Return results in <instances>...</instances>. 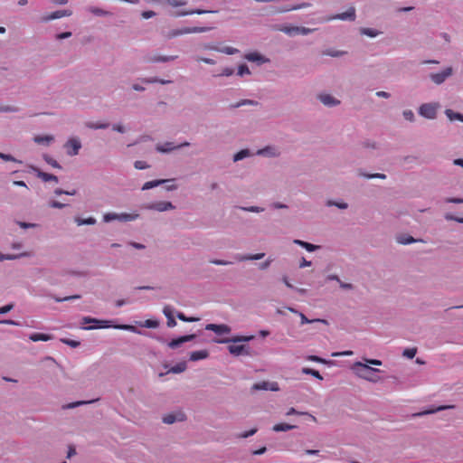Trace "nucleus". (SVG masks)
<instances>
[{"label":"nucleus","mask_w":463,"mask_h":463,"mask_svg":"<svg viewBox=\"0 0 463 463\" xmlns=\"http://www.w3.org/2000/svg\"><path fill=\"white\" fill-rule=\"evenodd\" d=\"M71 14H72V12L71 10H58V11L52 12L47 15H44L42 18V21L44 23H47L52 20L60 19L62 17H69Z\"/></svg>","instance_id":"nucleus-17"},{"label":"nucleus","mask_w":463,"mask_h":463,"mask_svg":"<svg viewBox=\"0 0 463 463\" xmlns=\"http://www.w3.org/2000/svg\"><path fill=\"white\" fill-rule=\"evenodd\" d=\"M185 420V414L183 411H176L165 414L162 420L165 424H173L175 422H181Z\"/></svg>","instance_id":"nucleus-16"},{"label":"nucleus","mask_w":463,"mask_h":463,"mask_svg":"<svg viewBox=\"0 0 463 463\" xmlns=\"http://www.w3.org/2000/svg\"><path fill=\"white\" fill-rule=\"evenodd\" d=\"M402 117L409 122L415 121V115L411 109H404L402 111Z\"/></svg>","instance_id":"nucleus-55"},{"label":"nucleus","mask_w":463,"mask_h":463,"mask_svg":"<svg viewBox=\"0 0 463 463\" xmlns=\"http://www.w3.org/2000/svg\"><path fill=\"white\" fill-rule=\"evenodd\" d=\"M212 30V27H205V26H194V27H183L179 29H173L170 30L167 33L168 38H175L180 35L184 34H189V33H206Z\"/></svg>","instance_id":"nucleus-5"},{"label":"nucleus","mask_w":463,"mask_h":463,"mask_svg":"<svg viewBox=\"0 0 463 463\" xmlns=\"http://www.w3.org/2000/svg\"><path fill=\"white\" fill-rule=\"evenodd\" d=\"M209 356V353L207 350H199L194 351L190 353V360L193 362H196L199 360L206 359Z\"/></svg>","instance_id":"nucleus-28"},{"label":"nucleus","mask_w":463,"mask_h":463,"mask_svg":"<svg viewBox=\"0 0 463 463\" xmlns=\"http://www.w3.org/2000/svg\"><path fill=\"white\" fill-rule=\"evenodd\" d=\"M279 31L284 33L285 34L288 36H295L298 34V26H281L278 28Z\"/></svg>","instance_id":"nucleus-35"},{"label":"nucleus","mask_w":463,"mask_h":463,"mask_svg":"<svg viewBox=\"0 0 463 463\" xmlns=\"http://www.w3.org/2000/svg\"><path fill=\"white\" fill-rule=\"evenodd\" d=\"M88 11L96 16H109L111 14L110 12L95 6L89 7Z\"/></svg>","instance_id":"nucleus-41"},{"label":"nucleus","mask_w":463,"mask_h":463,"mask_svg":"<svg viewBox=\"0 0 463 463\" xmlns=\"http://www.w3.org/2000/svg\"><path fill=\"white\" fill-rule=\"evenodd\" d=\"M61 341L63 344H65L72 348H76V347L80 346V343L79 341L71 340V339H67V338H62V339H61Z\"/></svg>","instance_id":"nucleus-60"},{"label":"nucleus","mask_w":463,"mask_h":463,"mask_svg":"<svg viewBox=\"0 0 463 463\" xmlns=\"http://www.w3.org/2000/svg\"><path fill=\"white\" fill-rule=\"evenodd\" d=\"M137 324L146 328H156L159 326L158 321L154 319H146L143 322H137Z\"/></svg>","instance_id":"nucleus-42"},{"label":"nucleus","mask_w":463,"mask_h":463,"mask_svg":"<svg viewBox=\"0 0 463 463\" xmlns=\"http://www.w3.org/2000/svg\"><path fill=\"white\" fill-rule=\"evenodd\" d=\"M317 99L326 107L333 108L340 105L341 101L329 93H320L317 95Z\"/></svg>","instance_id":"nucleus-11"},{"label":"nucleus","mask_w":463,"mask_h":463,"mask_svg":"<svg viewBox=\"0 0 463 463\" xmlns=\"http://www.w3.org/2000/svg\"><path fill=\"white\" fill-rule=\"evenodd\" d=\"M208 48L211 50H214V51L225 53L227 55H233V54H236L239 52L238 49L232 47V46H225L222 48H213V47H208Z\"/></svg>","instance_id":"nucleus-36"},{"label":"nucleus","mask_w":463,"mask_h":463,"mask_svg":"<svg viewBox=\"0 0 463 463\" xmlns=\"http://www.w3.org/2000/svg\"><path fill=\"white\" fill-rule=\"evenodd\" d=\"M351 371L359 378L370 383H378L381 377L377 374L381 371L377 368L369 366L363 362H354L351 366Z\"/></svg>","instance_id":"nucleus-2"},{"label":"nucleus","mask_w":463,"mask_h":463,"mask_svg":"<svg viewBox=\"0 0 463 463\" xmlns=\"http://www.w3.org/2000/svg\"><path fill=\"white\" fill-rule=\"evenodd\" d=\"M43 160H44L48 165H52V167H54V168H58V169H61V165H60V164H59L55 159H53L52 156H50L49 155L44 154V155L43 156Z\"/></svg>","instance_id":"nucleus-49"},{"label":"nucleus","mask_w":463,"mask_h":463,"mask_svg":"<svg viewBox=\"0 0 463 463\" xmlns=\"http://www.w3.org/2000/svg\"><path fill=\"white\" fill-rule=\"evenodd\" d=\"M326 205L327 206H335L337 207L338 209H341V210H345L348 207V204L345 202H335V201H333V200H328L326 202Z\"/></svg>","instance_id":"nucleus-52"},{"label":"nucleus","mask_w":463,"mask_h":463,"mask_svg":"<svg viewBox=\"0 0 463 463\" xmlns=\"http://www.w3.org/2000/svg\"><path fill=\"white\" fill-rule=\"evenodd\" d=\"M54 136L52 135H37L33 137V141L36 144L49 146L54 141Z\"/></svg>","instance_id":"nucleus-22"},{"label":"nucleus","mask_w":463,"mask_h":463,"mask_svg":"<svg viewBox=\"0 0 463 463\" xmlns=\"http://www.w3.org/2000/svg\"><path fill=\"white\" fill-rule=\"evenodd\" d=\"M417 349L416 348H406L404 349L402 354L408 359H412L416 355Z\"/></svg>","instance_id":"nucleus-57"},{"label":"nucleus","mask_w":463,"mask_h":463,"mask_svg":"<svg viewBox=\"0 0 463 463\" xmlns=\"http://www.w3.org/2000/svg\"><path fill=\"white\" fill-rule=\"evenodd\" d=\"M301 372L303 373H305V374L312 375V376H314L315 378H317L318 380H323L322 375L317 370H314V369H311V368H307V367H304V368H302Z\"/></svg>","instance_id":"nucleus-48"},{"label":"nucleus","mask_w":463,"mask_h":463,"mask_svg":"<svg viewBox=\"0 0 463 463\" xmlns=\"http://www.w3.org/2000/svg\"><path fill=\"white\" fill-rule=\"evenodd\" d=\"M176 317L182 320V321H184V322H195V321H198L199 318L198 317H187L184 313L182 312H178L176 314Z\"/></svg>","instance_id":"nucleus-59"},{"label":"nucleus","mask_w":463,"mask_h":463,"mask_svg":"<svg viewBox=\"0 0 463 463\" xmlns=\"http://www.w3.org/2000/svg\"><path fill=\"white\" fill-rule=\"evenodd\" d=\"M359 31L362 35H365L370 38H375V37L379 36L380 34H382L381 31L374 29V28H369V27H362V28H360Z\"/></svg>","instance_id":"nucleus-29"},{"label":"nucleus","mask_w":463,"mask_h":463,"mask_svg":"<svg viewBox=\"0 0 463 463\" xmlns=\"http://www.w3.org/2000/svg\"><path fill=\"white\" fill-rule=\"evenodd\" d=\"M234 73V70L231 67H225L222 70L218 76L220 77H230Z\"/></svg>","instance_id":"nucleus-62"},{"label":"nucleus","mask_w":463,"mask_h":463,"mask_svg":"<svg viewBox=\"0 0 463 463\" xmlns=\"http://www.w3.org/2000/svg\"><path fill=\"white\" fill-rule=\"evenodd\" d=\"M445 115L450 121H460L463 122V114L455 112L450 109L445 110Z\"/></svg>","instance_id":"nucleus-32"},{"label":"nucleus","mask_w":463,"mask_h":463,"mask_svg":"<svg viewBox=\"0 0 463 463\" xmlns=\"http://www.w3.org/2000/svg\"><path fill=\"white\" fill-rule=\"evenodd\" d=\"M29 256V253L23 252L20 254H4L0 251V262L5 260H14L22 257H27Z\"/></svg>","instance_id":"nucleus-33"},{"label":"nucleus","mask_w":463,"mask_h":463,"mask_svg":"<svg viewBox=\"0 0 463 463\" xmlns=\"http://www.w3.org/2000/svg\"><path fill=\"white\" fill-rule=\"evenodd\" d=\"M163 2L172 7H179L187 4L186 0H164Z\"/></svg>","instance_id":"nucleus-51"},{"label":"nucleus","mask_w":463,"mask_h":463,"mask_svg":"<svg viewBox=\"0 0 463 463\" xmlns=\"http://www.w3.org/2000/svg\"><path fill=\"white\" fill-rule=\"evenodd\" d=\"M257 102L252 100V99H241V101H239L238 103H236L235 105H233L232 107L233 108H240L241 106H253V105H256Z\"/></svg>","instance_id":"nucleus-58"},{"label":"nucleus","mask_w":463,"mask_h":463,"mask_svg":"<svg viewBox=\"0 0 463 463\" xmlns=\"http://www.w3.org/2000/svg\"><path fill=\"white\" fill-rule=\"evenodd\" d=\"M190 143L185 141L180 145H175L174 142H165V143H158L156 145V150L161 154H168L171 153L176 149L189 146Z\"/></svg>","instance_id":"nucleus-10"},{"label":"nucleus","mask_w":463,"mask_h":463,"mask_svg":"<svg viewBox=\"0 0 463 463\" xmlns=\"http://www.w3.org/2000/svg\"><path fill=\"white\" fill-rule=\"evenodd\" d=\"M280 150L276 146H267L261 149H259L256 153L258 156H265V157H278L280 156Z\"/></svg>","instance_id":"nucleus-15"},{"label":"nucleus","mask_w":463,"mask_h":463,"mask_svg":"<svg viewBox=\"0 0 463 463\" xmlns=\"http://www.w3.org/2000/svg\"><path fill=\"white\" fill-rule=\"evenodd\" d=\"M81 142L78 137H70L63 145L66 154L69 156H75L81 148Z\"/></svg>","instance_id":"nucleus-7"},{"label":"nucleus","mask_w":463,"mask_h":463,"mask_svg":"<svg viewBox=\"0 0 463 463\" xmlns=\"http://www.w3.org/2000/svg\"><path fill=\"white\" fill-rule=\"evenodd\" d=\"M74 222L78 226L81 225H94L97 222V220L94 217H89L86 219L76 217Z\"/></svg>","instance_id":"nucleus-38"},{"label":"nucleus","mask_w":463,"mask_h":463,"mask_svg":"<svg viewBox=\"0 0 463 463\" xmlns=\"http://www.w3.org/2000/svg\"><path fill=\"white\" fill-rule=\"evenodd\" d=\"M170 180H167V179H157V180L148 181V182H146L143 184L141 190L142 191H146V190L157 187L158 185L163 184L165 183H167Z\"/></svg>","instance_id":"nucleus-27"},{"label":"nucleus","mask_w":463,"mask_h":463,"mask_svg":"<svg viewBox=\"0 0 463 463\" xmlns=\"http://www.w3.org/2000/svg\"><path fill=\"white\" fill-rule=\"evenodd\" d=\"M251 156H252L251 152L246 148V149H242V150L239 151L238 153L234 154L232 160H233V162H239V161L243 160Z\"/></svg>","instance_id":"nucleus-34"},{"label":"nucleus","mask_w":463,"mask_h":463,"mask_svg":"<svg viewBox=\"0 0 463 463\" xmlns=\"http://www.w3.org/2000/svg\"><path fill=\"white\" fill-rule=\"evenodd\" d=\"M453 408H454V405H442V406H439V407H436V408L426 410V411H420V412L414 413L413 417H420V416H424V415H428V414H433V413H436L438 411H441L449 410V409H453Z\"/></svg>","instance_id":"nucleus-23"},{"label":"nucleus","mask_w":463,"mask_h":463,"mask_svg":"<svg viewBox=\"0 0 463 463\" xmlns=\"http://www.w3.org/2000/svg\"><path fill=\"white\" fill-rule=\"evenodd\" d=\"M316 29L314 28H307V27H304V26H298V34H301V35H307V34H310L312 33Z\"/></svg>","instance_id":"nucleus-63"},{"label":"nucleus","mask_w":463,"mask_h":463,"mask_svg":"<svg viewBox=\"0 0 463 463\" xmlns=\"http://www.w3.org/2000/svg\"><path fill=\"white\" fill-rule=\"evenodd\" d=\"M134 166L136 169L143 170L149 167V165L145 162L141 160H137L134 163Z\"/></svg>","instance_id":"nucleus-64"},{"label":"nucleus","mask_w":463,"mask_h":463,"mask_svg":"<svg viewBox=\"0 0 463 463\" xmlns=\"http://www.w3.org/2000/svg\"><path fill=\"white\" fill-rule=\"evenodd\" d=\"M142 208L146 210L162 213L174 210L175 206L171 202L160 201L143 204Z\"/></svg>","instance_id":"nucleus-9"},{"label":"nucleus","mask_w":463,"mask_h":463,"mask_svg":"<svg viewBox=\"0 0 463 463\" xmlns=\"http://www.w3.org/2000/svg\"><path fill=\"white\" fill-rule=\"evenodd\" d=\"M195 337H196L195 334L183 335L178 338L171 340L168 343V346L172 349H175V348L179 347L181 345H183L184 343H186V342L195 339Z\"/></svg>","instance_id":"nucleus-18"},{"label":"nucleus","mask_w":463,"mask_h":463,"mask_svg":"<svg viewBox=\"0 0 463 463\" xmlns=\"http://www.w3.org/2000/svg\"><path fill=\"white\" fill-rule=\"evenodd\" d=\"M250 71L246 64H241L238 67L237 75L240 77H243L245 75H250Z\"/></svg>","instance_id":"nucleus-53"},{"label":"nucleus","mask_w":463,"mask_h":463,"mask_svg":"<svg viewBox=\"0 0 463 463\" xmlns=\"http://www.w3.org/2000/svg\"><path fill=\"white\" fill-rule=\"evenodd\" d=\"M356 19V11L354 6H350L346 11L330 15L324 19L325 22H330L334 20L350 21L354 22Z\"/></svg>","instance_id":"nucleus-8"},{"label":"nucleus","mask_w":463,"mask_h":463,"mask_svg":"<svg viewBox=\"0 0 463 463\" xmlns=\"http://www.w3.org/2000/svg\"><path fill=\"white\" fill-rule=\"evenodd\" d=\"M347 52L342 50H326L324 54L330 57H342L345 55Z\"/></svg>","instance_id":"nucleus-50"},{"label":"nucleus","mask_w":463,"mask_h":463,"mask_svg":"<svg viewBox=\"0 0 463 463\" xmlns=\"http://www.w3.org/2000/svg\"><path fill=\"white\" fill-rule=\"evenodd\" d=\"M240 209L244 212L256 213H262L264 211V208L260 207V206H241V207H240Z\"/></svg>","instance_id":"nucleus-54"},{"label":"nucleus","mask_w":463,"mask_h":463,"mask_svg":"<svg viewBox=\"0 0 463 463\" xmlns=\"http://www.w3.org/2000/svg\"><path fill=\"white\" fill-rule=\"evenodd\" d=\"M0 158L3 159L4 161L17 162V163H20V164L22 163L21 161H19L15 157H14L12 155L4 154V153H1V152H0Z\"/></svg>","instance_id":"nucleus-61"},{"label":"nucleus","mask_w":463,"mask_h":463,"mask_svg":"<svg viewBox=\"0 0 463 463\" xmlns=\"http://www.w3.org/2000/svg\"><path fill=\"white\" fill-rule=\"evenodd\" d=\"M205 329L213 331L218 335H229L232 332V328L226 324H207Z\"/></svg>","instance_id":"nucleus-12"},{"label":"nucleus","mask_w":463,"mask_h":463,"mask_svg":"<svg viewBox=\"0 0 463 463\" xmlns=\"http://www.w3.org/2000/svg\"><path fill=\"white\" fill-rule=\"evenodd\" d=\"M32 169L35 173L36 176L43 180V182L53 181L55 183H58V177L56 175L43 172L37 167H32Z\"/></svg>","instance_id":"nucleus-20"},{"label":"nucleus","mask_w":463,"mask_h":463,"mask_svg":"<svg viewBox=\"0 0 463 463\" xmlns=\"http://www.w3.org/2000/svg\"><path fill=\"white\" fill-rule=\"evenodd\" d=\"M454 73V70L452 67L449 66L444 68L439 72L430 73V79L436 85H441L444 83L449 77H451Z\"/></svg>","instance_id":"nucleus-6"},{"label":"nucleus","mask_w":463,"mask_h":463,"mask_svg":"<svg viewBox=\"0 0 463 463\" xmlns=\"http://www.w3.org/2000/svg\"><path fill=\"white\" fill-rule=\"evenodd\" d=\"M265 256V253H256V254H246V255H241L237 254L235 256V259L239 261H246V260H259L263 259Z\"/></svg>","instance_id":"nucleus-25"},{"label":"nucleus","mask_w":463,"mask_h":463,"mask_svg":"<svg viewBox=\"0 0 463 463\" xmlns=\"http://www.w3.org/2000/svg\"><path fill=\"white\" fill-rule=\"evenodd\" d=\"M298 316L301 319V324L304 325V324H311V323H323L325 325H327V321L325 320V319H321V318H317V319H308L303 313H298Z\"/></svg>","instance_id":"nucleus-40"},{"label":"nucleus","mask_w":463,"mask_h":463,"mask_svg":"<svg viewBox=\"0 0 463 463\" xmlns=\"http://www.w3.org/2000/svg\"><path fill=\"white\" fill-rule=\"evenodd\" d=\"M254 339V335H236L231 338H219L214 339V343L216 344H228L231 343L228 346V351L231 354L234 356L240 355H249L250 354V347L244 345H237L242 342H250Z\"/></svg>","instance_id":"nucleus-1"},{"label":"nucleus","mask_w":463,"mask_h":463,"mask_svg":"<svg viewBox=\"0 0 463 463\" xmlns=\"http://www.w3.org/2000/svg\"><path fill=\"white\" fill-rule=\"evenodd\" d=\"M113 327L116 329L129 331L135 334H142L141 331H139L135 326L131 325H115Z\"/></svg>","instance_id":"nucleus-45"},{"label":"nucleus","mask_w":463,"mask_h":463,"mask_svg":"<svg viewBox=\"0 0 463 463\" xmlns=\"http://www.w3.org/2000/svg\"><path fill=\"white\" fill-rule=\"evenodd\" d=\"M307 415L308 416L309 418H311V420L313 421H317V419L316 417H314L313 415L309 414L308 412H302V411H298L295 408H290L288 410V411L286 412V415L287 416H290V415Z\"/></svg>","instance_id":"nucleus-47"},{"label":"nucleus","mask_w":463,"mask_h":463,"mask_svg":"<svg viewBox=\"0 0 463 463\" xmlns=\"http://www.w3.org/2000/svg\"><path fill=\"white\" fill-rule=\"evenodd\" d=\"M187 368V364H186V362H180V363H177L176 364H175L174 366H172L169 370H168V373H181L183 372H184Z\"/></svg>","instance_id":"nucleus-37"},{"label":"nucleus","mask_w":463,"mask_h":463,"mask_svg":"<svg viewBox=\"0 0 463 463\" xmlns=\"http://www.w3.org/2000/svg\"><path fill=\"white\" fill-rule=\"evenodd\" d=\"M245 59L251 62H257L258 64H263L269 62V59L261 55L257 52H249L245 55Z\"/></svg>","instance_id":"nucleus-19"},{"label":"nucleus","mask_w":463,"mask_h":463,"mask_svg":"<svg viewBox=\"0 0 463 463\" xmlns=\"http://www.w3.org/2000/svg\"><path fill=\"white\" fill-rule=\"evenodd\" d=\"M297 428L296 425H291V424H288V423H279V424H275L272 428V430L276 432H279V431H288V430H293Z\"/></svg>","instance_id":"nucleus-39"},{"label":"nucleus","mask_w":463,"mask_h":463,"mask_svg":"<svg viewBox=\"0 0 463 463\" xmlns=\"http://www.w3.org/2000/svg\"><path fill=\"white\" fill-rule=\"evenodd\" d=\"M174 307L171 306H165L163 308V313L167 318V326L175 327L176 326V321L174 318Z\"/></svg>","instance_id":"nucleus-21"},{"label":"nucleus","mask_w":463,"mask_h":463,"mask_svg":"<svg viewBox=\"0 0 463 463\" xmlns=\"http://www.w3.org/2000/svg\"><path fill=\"white\" fill-rule=\"evenodd\" d=\"M139 218V214L137 213H107L103 215L104 222H110L113 221H118L122 222H133Z\"/></svg>","instance_id":"nucleus-3"},{"label":"nucleus","mask_w":463,"mask_h":463,"mask_svg":"<svg viewBox=\"0 0 463 463\" xmlns=\"http://www.w3.org/2000/svg\"><path fill=\"white\" fill-rule=\"evenodd\" d=\"M415 241L416 240L410 235H400L397 237V242L402 245H408Z\"/></svg>","instance_id":"nucleus-46"},{"label":"nucleus","mask_w":463,"mask_h":463,"mask_svg":"<svg viewBox=\"0 0 463 463\" xmlns=\"http://www.w3.org/2000/svg\"><path fill=\"white\" fill-rule=\"evenodd\" d=\"M252 390L278 392V391H279V387L278 383H276V382L262 381V382L254 383L252 385Z\"/></svg>","instance_id":"nucleus-13"},{"label":"nucleus","mask_w":463,"mask_h":463,"mask_svg":"<svg viewBox=\"0 0 463 463\" xmlns=\"http://www.w3.org/2000/svg\"><path fill=\"white\" fill-rule=\"evenodd\" d=\"M110 321L108 320H99L95 322L93 326H82L80 328L83 330H92L96 328H109L111 326L109 325Z\"/></svg>","instance_id":"nucleus-26"},{"label":"nucleus","mask_w":463,"mask_h":463,"mask_svg":"<svg viewBox=\"0 0 463 463\" xmlns=\"http://www.w3.org/2000/svg\"><path fill=\"white\" fill-rule=\"evenodd\" d=\"M440 105L438 102H428L421 104L418 109L420 116L427 119H435Z\"/></svg>","instance_id":"nucleus-4"},{"label":"nucleus","mask_w":463,"mask_h":463,"mask_svg":"<svg viewBox=\"0 0 463 463\" xmlns=\"http://www.w3.org/2000/svg\"><path fill=\"white\" fill-rule=\"evenodd\" d=\"M310 6H311L310 3L303 2V3L298 4V5H285V6H281V7H277L274 9L273 13L274 14H282V13H287V12H290V11H296V10L308 8Z\"/></svg>","instance_id":"nucleus-14"},{"label":"nucleus","mask_w":463,"mask_h":463,"mask_svg":"<svg viewBox=\"0 0 463 463\" xmlns=\"http://www.w3.org/2000/svg\"><path fill=\"white\" fill-rule=\"evenodd\" d=\"M93 402L94 401H78V402H74L64 404V405H62L61 408H62V410L74 409L76 407H79V406H81V405H85V404H89V403H91Z\"/></svg>","instance_id":"nucleus-44"},{"label":"nucleus","mask_w":463,"mask_h":463,"mask_svg":"<svg viewBox=\"0 0 463 463\" xmlns=\"http://www.w3.org/2000/svg\"><path fill=\"white\" fill-rule=\"evenodd\" d=\"M216 12L217 11L194 9V10H190V11H181V12L176 13L175 15L178 17V16H185V15L194 14H203L216 13Z\"/></svg>","instance_id":"nucleus-30"},{"label":"nucleus","mask_w":463,"mask_h":463,"mask_svg":"<svg viewBox=\"0 0 463 463\" xmlns=\"http://www.w3.org/2000/svg\"><path fill=\"white\" fill-rule=\"evenodd\" d=\"M293 243L296 244V245H298V246H300L302 248H304L308 252L316 251V250H319L321 248V246H319V245H315V244L304 241L299 240V239L293 240Z\"/></svg>","instance_id":"nucleus-24"},{"label":"nucleus","mask_w":463,"mask_h":463,"mask_svg":"<svg viewBox=\"0 0 463 463\" xmlns=\"http://www.w3.org/2000/svg\"><path fill=\"white\" fill-rule=\"evenodd\" d=\"M87 127L91 129H105L109 127L108 123H88Z\"/></svg>","instance_id":"nucleus-56"},{"label":"nucleus","mask_w":463,"mask_h":463,"mask_svg":"<svg viewBox=\"0 0 463 463\" xmlns=\"http://www.w3.org/2000/svg\"><path fill=\"white\" fill-rule=\"evenodd\" d=\"M29 339L33 342L49 341L52 339V335L43 333H33L29 335Z\"/></svg>","instance_id":"nucleus-31"},{"label":"nucleus","mask_w":463,"mask_h":463,"mask_svg":"<svg viewBox=\"0 0 463 463\" xmlns=\"http://www.w3.org/2000/svg\"><path fill=\"white\" fill-rule=\"evenodd\" d=\"M142 81L145 83H159L162 85L169 84L172 82L169 80H163V79H159L157 77L145 78V79H142Z\"/></svg>","instance_id":"nucleus-43"}]
</instances>
